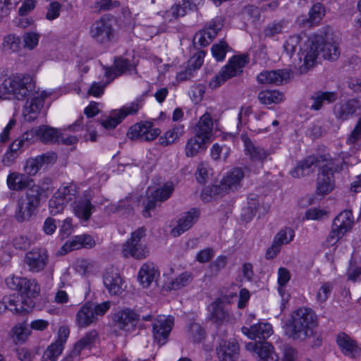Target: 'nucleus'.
Masks as SVG:
<instances>
[{
    "instance_id": "1",
    "label": "nucleus",
    "mask_w": 361,
    "mask_h": 361,
    "mask_svg": "<svg viewBox=\"0 0 361 361\" xmlns=\"http://www.w3.org/2000/svg\"><path fill=\"white\" fill-rule=\"evenodd\" d=\"M35 88V82L30 74L12 73L5 77L0 85V99L23 101L32 94Z\"/></svg>"
},
{
    "instance_id": "2",
    "label": "nucleus",
    "mask_w": 361,
    "mask_h": 361,
    "mask_svg": "<svg viewBox=\"0 0 361 361\" xmlns=\"http://www.w3.org/2000/svg\"><path fill=\"white\" fill-rule=\"evenodd\" d=\"M309 52H302L305 56V68L312 67L318 55H321L324 59L335 61L340 56V49L336 41L334 40L328 32L324 35H314L312 39Z\"/></svg>"
},
{
    "instance_id": "3",
    "label": "nucleus",
    "mask_w": 361,
    "mask_h": 361,
    "mask_svg": "<svg viewBox=\"0 0 361 361\" xmlns=\"http://www.w3.org/2000/svg\"><path fill=\"white\" fill-rule=\"evenodd\" d=\"M317 324V316L311 309L300 308L292 314L290 336L301 341L310 338Z\"/></svg>"
},
{
    "instance_id": "4",
    "label": "nucleus",
    "mask_w": 361,
    "mask_h": 361,
    "mask_svg": "<svg viewBox=\"0 0 361 361\" xmlns=\"http://www.w3.org/2000/svg\"><path fill=\"white\" fill-rule=\"evenodd\" d=\"M248 63L249 59L247 55L232 56L229 59L227 63L221 68L219 72L210 80L209 87L212 90H215L228 80L241 75L244 67Z\"/></svg>"
},
{
    "instance_id": "5",
    "label": "nucleus",
    "mask_w": 361,
    "mask_h": 361,
    "mask_svg": "<svg viewBox=\"0 0 361 361\" xmlns=\"http://www.w3.org/2000/svg\"><path fill=\"white\" fill-rule=\"evenodd\" d=\"M110 308V302L106 301L94 305L87 302L85 303L75 316V322L80 328H86L96 322L99 316H103Z\"/></svg>"
},
{
    "instance_id": "6",
    "label": "nucleus",
    "mask_w": 361,
    "mask_h": 361,
    "mask_svg": "<svg viewBox=\"0 0 361 361\" xmlns=\"http://www.w3.org/2000/svg\"><path fill=\"white\" fill-rule=\"evenodd\" d=\"M342 170V166L335 165L334 160L329 159L319 170L315 192L318 195L324 196L329 194L335 188L334 172Z\"/></svg>"
},
{
    "instance_id": "7",
    "label": "nucleus",
    "mask_w": 361,
    "mask_h": 361,
    "mask_svg": "<svg viewBox=\"0 0 361 361\" xmlns=\"http://www.w3.org/2000/svg\"><path fill=\"white\" fill-rule=\"evenodd\" d=\"M145 235V229L139 228L131 233V238L123 245L122 254L124 257H132L140 259L147 257L149 251L146 246L140 243V240Z\"/></svg>"
},
{
    "instance_id": "8",
    "label": "nucleus",
    "mask_w": 361,
    "mask_h": 361,
    "mask_svg": "<svg viewBox=\"0 0 361 361\" xmlns=\"http://www.w3.org/2000/svg\"><path fill=\"white\" fill-rule=\"evenodd\" d=\"M143 104L144 100L142 98H137L121 109L114 111L109 117L101 120L100 123L105 129H114L127 116L137 114Z\"/></svg>"
},
{
    "instance_id": "9",
    "label": "nucleus",
    "mask_w": 361,
    "mask_h": 361,
    "mask_svg": "<svg viewBox=\"0 0 361 361\" xmlns=\"http://www.w3.org/2000/svg\"><path fill=\"white\" fill-rule=\"evenodd\" d=\"M140 315L130 308H125L116 312L113 316L115 326L125 336L135 331Z\"/></svg>"
},
{
    "instance_id": "10",
    "label": "nucleus",
    "mask_w": 361,
    "mask_h": 361,
    "mask_svg": "<svg viewBox=\"0 0 361 361\" xmlns=\"http://www.w3.org/2000/svg\"><path fill=\"white\" fill-rule=\"evenodd\" d=\"M174 325V318L171 316L159 315L153 322L152 335L154 341L159 345H165Z\"/></svg>"
},
{
    "instance_id": "11",
    "label": "nucleus",
    "mask_w": 361,
    "mask_h": 361,
    "mask_svg": "<svg viewBox=\"0 0 361 361\" xmlns=\"http://www.w3.org/2000/svg\"><path fill=\"white\" fill-rule=\"evenodd\" d=\"M49 259V253L46 249L33 248L26 252L24 262L30 272L39 273L47 267Z\"/></svg>"
},
{
    "instance_id": "12",
    "label": "nucleus",
    "mask_w": 361,
    "mask_h": 361,
    "mask_svg": "<svg viewBox=\"0 0 361 361\" xmlns=\"http://www.w3.org/2000/svg\"><path fill=\"white\" fill-rule=\"evenodd\" d=\"M161 133L159 128H153L150 122H140L132 126L128 133V137L131 140L140 141H152L155 140Z\"/></svg>"
},
{
    "instance_id": "13",
    "label": "nucleus",
    "mask_w": 361,
    "mask_h": 361,
    "mask_svg": "<svg viewBox=\"0 0 361 361\" xmlns=\"http://www.w3.org/2000/svg\"><path fill=\"white\" fill-rule=\"evenodd\" d=\"M90 35L100 44L110 42L114 36V30L109 20L101 18L96 20L90 27Z\"/></svg>"
},
{
    "instance_id": "14",
    "label": "nucleus",
    "mask_w": 361,
    "mask_h": 361,
    "mask_svg": "<svg viewBox=\"0 0 361 361\" xmlns=\"http://www.w3.org/2000/svg\"><path fill=\"white\" fill-rule=\"evenodd\" d=\"M223 25L221 18L213 19L202 30L196 33L194 39L196 41L195 43L203 47L208 46L215 38L219 31L221 30Z\"/></svg>"
},
{
    "instance_id": "15",
    "label": "nucleus",
    "mask_w": 361,
    "mask_h": 361,
    "mask_svg": "<svg viewBox=\"0 0 361 361\" xmlns=\"http://www.w3.org/2000/svg\"><path fill=\"white\" fill-rule=\"evenodd\" d=\"M32 297L15 293L4 298L8 310L16 314H23L30 312L33 307L35 303Z\"/></svg>"
},
{
    "instance_id": "16",
    "label": "nucleus",
    "mask_w": 361,
    "mask_h": 361,
    "mask_svg": "<svg viewBox=\"0 0 361 361\" xmlns=\"http://www.w3.org/2000/svg\"><path fill=\"white\" fill-rule=\"evenodd\" d=\"M7 286L18 291L21 295L35 296L39 290V286L26 278L9 276L6 279Z\"/></svg>"
},
{
    "instance_id": "17",
    "label": "nucleus",
    "mask_w": 361,
    "mask_h": 361,
    "mask_svg": "<svg viewBox=\"0 0 361 361\" xmlns=\"http://www.w3.org/2000/svg\"><path fill=\"white\" fill-rule=\"evenodd\" d=\"M326 155H311L300 161L296 166L290 171L292 177L299 178L309 175L312 166H317L320 162H328Z\"/></svg>"
},
{
    "instance_id": "18",
    "label": "nucleus",
    "mask_w": 361,
    "mask_h": 361,
    "mask_svg": "<svg viewBox=\"0 0 361 361\" xmlns=\"http://www.w3.org/2000/svg\"><path fill=\"white\" fill-rule=\"evenodd\" d=\"M200 215V212L197 208H192L188 212L183 213L178 219L177 226L172 229L171 234L174 237L180 235L192 226L199 219Z\"/></svg>"
},
{
    "instance_id": "19",
    "label": "nucleus",
    "mask_w": 361,
    "mask_h": 361,
    "mask_svg": "<svg viewBox=\"0 0 361 361\" xmlns=\"http://www.w3.org/2000/svg\"><path fill=\"white\" fill-rule=\"evenodd\" d=\"M239 345L235 341L222 339L216 348L219 361H236L238 357Z\"/></svg>"
},
{
    "instance_id": "20",
    "label": "nucleus",
    "mask_w": 361,
    "mask_h": 361,
    "mask_svg": "<svg viewBox=\"0 0 361 361\" xmlns=\"http://www.w3.org/2000/svg\"><path fill=\"white\" fill-rule=\"evenodd\" d=\"M83 117L78 119L73 125L70 126L68 128L69 131H72L75 135H70L68 133L67 130H64L63 132L59 131V139L57 142L62 143L66 145H71L75 144L79 138L85 137L86 135H82V131L83 130L82 126Z\"/></svg>"
},
{
    "instance_id": "21",
    "label": "nucleus",
    "mask_w": 361,
    "mask_h": 361,
    "mask_svg": "<svg viewBox=\"0 0 361 361\" xmlns=\"http://www.w3.org/2000/svg\"><path fill=\"white\" fill-rule=\"evenodd\" d=\"M360 109L361 101L357 99H351L335 105L334 111L337 118L345 121Z\"/></svg>"
},
{
    "instance_id": "22",
    "label": "nucleus",
    "mask_w": 361,
    "mask_h": 361,
    "mask_svg": "<svg viewBox=\"0 0 361 361\" xmlns=\"http://www.w3.org/2000/svg\"><path fill=\"white\" fill-rule=\"evenodd\" d=\"M241 331L250 339L266 340L272 335L273 329L269 323L266 322L253 324L250 328L243 326Z\"/></svg>"
},
{
    "instance_id": "23",
    "label": "nucleus",
    "mask_w": 361,
    "mask_h": 361,
    "mask_svg": "<svg viewBox=\"0 0 361 361\" xmlns=\"http://www.w3.org/2000/svg\"><path fill=\"white\" fill-rule=\"evenodd\" d=\"M290 77V72L286 69L264 71L257 76V81L262 84L281 85Z\"/></svg>"
},
{
    "instance_id": "24",
    "label": "nucleus",
    "mask_w": 361,
    "mask_h": 361,
    "mask_svg": "<svg viewBox=\"0 0 361 361\" xmlns=\"http://www.w3.org/2000/svg\"><path fill=\"white\" fill-rule=\"evenodd\" d=\"M336 343L341 352L346 356L355 357L361 354V348L357 342L344 332H340L336 336Z\"/></svg>"
},
{
    "instance_id": "25",
    "label": "nucleus",
    "mask_w": 361,
    "mask_h": 361,
    "mask_svg": "<svg viewBox=\"0 0 361 361\" xmlns=\"http://www.w3.org/2000/svg\"><path fill=\"white\" fill-rule=\"evenodd\" d=\"M244 176V171L241 168H234L222 178L221 181L222 190L226 192L238 190L241 187V181Z\"/></svg>"
},
{
    "instance_id": "26",
    "label": "nucleus",
    "mask_w": 361,
    "mask_h": 361,
    "mask_svg": "<svg viewBox=\"0 0 361 361\" xmlns=\"http://www.w3.org/2000/svg\"><path fill=\"white\" fill-rule=\"evenodd\" d=\"M103 281L105 287L111 295H118L122 292L123 281L120 274L113 268L105 271Z\"/></svg>"
},
{
    "instance_id": "27",
    "label": "nucleus",
    "mask_w": 361,
    "mask_h": 361,
    "mask_svg": "<svg viewBox=\"0 0 361 361\" xmlns=\"http://www.w3.org/2000/svg\"><path fill=\"white\" fill-rule=\"evenodd\" d=\"M73 210L75 216L87 221L94 210V205L92 204L91 198L84 194L78 201H75Z\"/></svg>"
},
{
    "instance_id": "28",
    "label": "nucleus",
    "mask_w": 361,
    "mask_h": 361,
    "mask_svg": "<svg viewBox=\"0 0 361 361\" xmlns=\"http://www.w3.org/2000/svg\"><path fill=\"white\" fill-rule=\"evenodd\" d=\"M56 158L55 154H43L35 158L29 159L24 166V171L28 176H35L44 164L54 161Z\"/></svg>"
},
{
    "instance_id": "29",
    "label": "nucleus",
    "mask_w": 361,
    "mask_h": 361,
    "mask_svg": "<svg viewBox=\"0 0 361 361\" xmlns=\"http://www.w3.org/2000/svg\"><path fill=\"white\" fill-rule=\"evenodd\" d=\"M159 276V272L152 262L143 264L138 272L137 279L143 288H148Z\"/></svg>"
},
{
    "instance_id": "30",
    "label": "nucleus",
    "mask_w": 361,
    "mask_h": 361,
    "mask_svg": "<svg viewBox=\"0 0 361 361\" xmlns=\"http://www.w3.org/2000/svg\"><path fill=\"white\" fill-rule=\"evenodd\" d=\"M98 334L96 330H91L87 332L78 341L75 343L70 355L74 358L80 360L81 352L84 349L91 348L95 343Z\"/></svg>"
},
{
    "instance_id": "31",
    "label": "nucleus",
    "mask_w": 361,
    "mask_h": 361,
    "mask_svg": "<svg viewBox=\"0 0 361 361\" xmlns=\"http://www.w3.org/2000/svg\"><path fill=\"white\" fill-rule=\"evenodd\" d=\"M252 349L257 354L259 361H277L278 357L274 352L273 345L268 342L250 343L247 348Z\"/></svg>"
},
{
    "instance_id": "32",
    "label": "nucleus",
    "mask_w": 361,
    "mask_h": 361,
    "mask_svg": "<svg viewBox=\"0 0 361 361\" xmlns=\"http://www.w3.org/2000/svg\"><path fill=\"white\" fill-rule=\"evenodd\" d=\"M243 142L246 154L253 161H259L263 164L270 154L269 151L260 146L255 145L247 137L243 138Z\"/></svg>"
},
{
    "instance_id": "33",
    "label": "nucleus",
    "mask_w": 361,
    "mask_h": 361,
    "mask_svg": "<svg viewBox=\"0 0 361 361\" xmlns=\"http://www.w3.org/2000/svg\"><path fill=\"white\" fill-rule=\"evenodd\" d=\"M213 121L210 114L206 112L200 118L195 128V135L202 140H209L212 135Z\"/></svg>"
},
{
    "instance_id": "34",
    "label": "nucleus",
    "mask_w": 361,
    "mask_h": 361,
    "mask_svg": "<svg viewBox=\"0 0 361 361\" xmlns=\"http://www.w3.org/2000/svg\"><path fill=\"white\" fill-rule=\"evenodd\" d=\"M353 224V213L350 210H345L335 217L331 226L345 235L351 230Z\"/></svg>"
},
{
    "instance_id": "35",
    "label": "nucleus",
    "mask_w": 361,
    "mask_h": 361,
    "mask_svg": "<svg viewBox=\"0 0 361 361\" xmlns=\"http://www.w3.org/2000/svg\"><path fill=\"white\" fill-rule=\"evenodd\" d=\"M209 318L215 324H220L228 321L229 318L228 312L225 310V305L221 299L213 302L209 307Z\"/></svg>"
},
{
    "instance_id": "36",
    "label": "nucleus",
    "mask_w": 361,
    "mask_h": 361,
    "mask_svg": "<svg viewBox=\"0 0 361 361\" xmlns=\"http://www.w3.org/2000/svg\"><path fill=\"white\" fill-rule=\"evenodd\" d=\"M302 39H303L299 35L290 36L284 43V50L287 54L291 56L298 49V55L299 56V59L301 60L302 57H303V59L305 60V56L302 53L309 52L310 48L308 47L310 45L311 40L308 41V44H304V46H306V49H304L301 47Z\"/></svg>"
},
{
    "instance_id": "37",
    "label": "nucleus",
    "mask_w": 361,
    "mask_h": 361,
    "mask_svg": "<svg viewBox=\"0 0 361 361\" xmlns=\"http://www.w3.org/2000/svg\"><path fill=\"white\" fill-rule=\"evenodd\" d=\"M32 181V179L25 174L11 172L7 176L6 184L10 190L19 191L27 188Z\"/></svg>"
},
{
    "instance_id": "38",
    "label": "nucleus",
    "mask_w": 361,
    "mask_h": 361,
    "mask_svg": "<svg viewBox=\"0 0 361 361\" xmlns=\"http://www.w3.org/2000/svg\"><path fill=\"white\" fill-rule=\"evenodd\" d=\"M35 208L28 204L24 200V197H21L17 200L14 217L18 222L28 221L35 214Z\"/></svg>"
},
{
    "instance_id": "39",
    "label": "nucleus",
    "mask_w": 361,
    "mask_h": 361,
    "mask_svg": "<svg viewBox=\"0 0 361 361\" xmlns=\"http://www.w3.org/2000/svg\"><path fill=\"white\" fill-rule=\"evenodd\" d=\"M44 105L43 99L34 96L30 100H27L23 109L25 119L29 122L34 121Z\"/></svg>"
},
{
    "instance_id": "40",
    "label": "nucleus",
    "mask_w": 361,
    "mask_h": 361,
    "mask_svg": "<svg viewBox=\"0 0 361 361\" xmlns=\"http://www.w3.org/2000/svg\"><path fill=\"white\" fill-rule=\"evenodd\" d=\"M337 98L338 95L335 92H316L311 97L313 103L310 109L315 111L319 110L324 104L333 103Z\"/></svg>"
},
{
    "instance_id": "41",
    "label": "nucleus",
    "mask_w": 361,
    "mask_h": 361,
    "mask_svg": "<svg viewBox=\"0 0 361 361\" xmlns=\"http://www.w3.org/2000/svg\"><path fill=\"white\" fill-rule=\"evenodd\" d=\"M20 37L16 34H8L3 38L0 46L1 51L6 54H11L18 52L20 49Z\"/></svg>"
},
{
    "instance_id": "42",
    "label": "nucleus",
    "mask_w": 361,
    "mask_h": 361,
    "mask_svg": "<svg viewBox=\"0 0 361 361\" xmlns=\"http://www.w3.org/2000/svg\"><path fill=\"white\" fill-rule=\"evenodd\" d=\"M55 192L66 204H72L79 195V188L76 184L71 183L61 185Z\"/></svg>"
},
{
    "instance_id": "43",
    "label": "nucleus",
    "mask_w": 361,
    "mask_h": 361,
    "mask_svg": "<svg viewBox=\"0 0 361 361\" xmlns=\"http://www.w3.org/2000/svg\"><path fill=\"white\" fill-rule=\"evenodd\" d=\"M184 125L178 124L174 126L171 129L166 131L164 135L159 137V144L166 147L176 142L184 133Z\"/></svg>"
},
{
    "instance_id": "44",
    "label": "nucleus",
    "mask_w": 361,
    "mask_h": 361,
    "mask_svg": "<svg viewBox=\"0 0 361 361\" xmlns=\"http://www.w3.org/2000/svg\"><path fill=\"white\" fill-rule=\"evenodd\" d=\"M37 136L44 143H55L59 139V133L56 128L47 126H42L37 128Z\"/></svg>"
},
{
    "instance_id": "45",
    "label": "nucleus",
    "mask_w": 361,
    "mask_h": 361,
    "mask_svg": "<svg viewBox=\"0 0 361 361\" xmlns=\"http://www.w3.org/2000/svg\"><path fill=\"white\" fill-rule=\"evenodd\" d=\"M45 192L44 189L39 185H33L28 188L24 200L36 209L39 207L41 197Z\"/></svg>"
},
{
    "instance_id": "46",
    "label": "nucleus",
    "mask_w": 361,
    "mask_h": 361,
    "mask_svg": "<svg viewBox=\"0 0 361 361\" xmlns=\"http://www.w3.org/2000/svg\"><path fill=\"white\" fill-rule=\"evenodd\" d=\"M257 98L259 102L264 105L277 104L283 100V94L277 90H266L259 92Z\"/></svg>"
},
{
    "instance_id": "47",
    "label": "nucleus",
    "mask_w": 361,
    "mask_h": 361,
    "mask_svg": "<svg viewBox=\"0 0 361 361\" xmlns=\"http://www.w3.org/2000/svg\"><path fill=\"white\" fill-rule=\"evenodd\" d=\"M205 142L206 140H202L197 135L188 139L185 146V156L188 157L197 156L200 150L204 149Z\"/></svg>"
},
{
    "instance_id": "48",
    "label": "nucleus",
    "mask_w": 361,
    "mask_h": 361,
    "mask_svg": "<svg viewBox=\"0 0 361 361\" xmlns=\"http://www.w3.org/2000/svg\"><path fill=\"white\" fill-rule=\"evenodd\" d=\"M64 346L63 340H56L54 343L48 346L44 352L42 361H56L61 354Z\"/></svg>"
},
{
    "instance_id": "49",
    "label": "nucleus",
    "mask_w": 361,
    "mask_h": 361,
    "mask_svg": "<svg viewBox=\"0 0 361 361\" xmlns=\"http://www.w3.org/2000/svg\"><path fill=\"white\" fill-rule=\"evenodd\" d=\"M192 281V275L190 272H183L167 284V289L179 290L188 286Z\"/></svg>"
},
{
    "instance_id": "50",
    "label": "nucleus",
    "mask_w": 361,
    "mask_h": 361,
    "mask_svg": "<svg viewBox=\"0 0 361 361\" xmlns=\"http://www.w3.org/2000/svg\"><path fill=\"white\" fill-rule=\"evenodd\" d=\"M11 332L12 338L16 344L24 343L30 334V331L23 323H19L14 326Z\"/></svg>"
},
{
    "instance_id": "51",
    "label": "nucleus",
    "mask_w": 361,
    "mask_h": 361,
    "mask_svg": "<svg viewBox=\"0 0 361 361\" xmlns=\"http://www.w3.org/2000/svg\"><path fill=\"white\" fill-rule=\"evenodd\" d=\"M259 204L257 196L250 194L247 197V206L243 209V216L245 219L250 221L255 216Z\"/></svg>"
},
{
    "instance_id": "52",
    "label": "nucleus",
    "mask_w": 361,
    "mask_h": 361,
    "mask_svg": "<svg viewBox=\"0 0 361 361\" xmlns=\"http://www.w3.org/2000/svg\"><path fill=\"white\" fill-rule=\"evenodd\" d=\"M174 189L173 183L172 182H167L152 192V194L159 202H164L171 197Z\"/></svg>"
},
{
    "instance_id": "53",
    "label": "nucleus",
    "mask_w": 361,
    "mask_h": 361,
    "mask_svg": "<svg viewBox=\"0 0 361 361\" xmlns=\"http://www.w3.org/2000/svg\"><path fill=\"white\" fill-rule=\"evenodd\" d=\"M294 236V231L291 228L286 227L283 229H281L274 236V241H275V243H278L282 246V245L288 244L292 240H293Z\"/></svg>"
},
{
    "instance_id": "54",
    "label": "nucleus",
    "mask_w": 361,
    "mask_h": 361,
    "mask_svg": "<svg viewBox=\"0 0 361 361\" xmlns=\"http://www.w3.org/2000/svg\"><path fill=\"white\" fill-rule=\"evenodd\" d=\"M324 15L325 11L323 5L317 3L309 11V20L312 25L318 24Z\"/></svg>"
},
{
    "instance_id": "55",
    "label": "nucleus",
    "mask_w": 361,
    "mask_h": 361,
    "mask_svg": "<svg viewBox=\"0 0 361 361\" xmlns=\"http://www.w3.org/2000/svg\"><path fill=\"white\" fill-rule=\"evenodd\" d=\"M66 204L54 192L52 197L49 201V209L51 215H56L61 213Z\"/></svg>"
},
{
    "instance_id": "56",
    "label": "nucleus",
    "mask_w": 361,
    "mask_h": 361,
    "mask_svg": "<svg viewBox=\"0 0 361 361\" xmlns=\"http://www.w3.org/2000/svg\"><path fill=\"white\" fill-rule=\"evenodd\" d=\"M228 49V45L226 42L224 41H221L217 44H214L212 46L211 51L212 53V56L219 61H224L227 50Z\"/></svg>"
},
{
    "instance_id": "57",
    "label": "nucleus",
    "mask_w": 361,
    "mask_h": 361,
    "mask_svg": "<svg viewBox=\"0 0 361 361\" xmlns=\"http://www.w3.org/2000/svg\"><path fill=\"white\" fill-rule=\"evenodd\" d=\"M39 35L35 32H27L23 35V47L29 50L34 49L39 43Z\"/></svg>"
},
{
    "instance_id": "58",
    "label": "nucleus",
    "mask_w": 361,
    "mask_h": 361,
    "mask_svg": "<svg viewBox=\"0 0 361 361\" xmlns=\"http://www.w3.org/2000/svg\"><path fill=\"white\" fill-rule=\"evenodd\" d=\"M348 279L353 282L361 281V267L357 265L356 261L350 259L349 267L347 270Z\"/></svg>"
},
{
    "instance_id": "59",
    "label": "nucleus",
    "mask_w": 361,
    "mask_h": 361,
    "mask_svg": "<svg viewBox=\"0 0 361 361\" xmlns=\"http://www.w3.org/2000/svg\"><path fill=\"white\" fill-rule=\"evenodd\" d=\"M334 284L331 282L322 283L317 294V301L322 303L327 300L333 290Z\"/></svg>"
},
{
    "instance_id": "60",
    "label": "nucleus",
    "mask_w": 361,
    "mask_h": 361,
    "mask_svg": "<svg viewBox=\"0 0 361 361\" xmlns=\"http://www.w3.org/2000/svg\"><path fill=\"white\" fill-rule=\"evenodd\" d=\"M327 215L326 210L317 207H311L305 212V217L308 220H322Z\"/></svg>"
},
{
    "instance_id": "61",
    "label": "nucleus",
    "mask_w": 361,
    "mask_h": 361,
    "mask_svg": "<svg viewBox=\"0 0 361 361\" xmlns=\"http://www.w3.org/2000/svg\"><path fill=\"white\" fill-rule=\"evenodd\" d=\"M61 10V4L58 1H52L47 6L46 18L49 20H53L59 17Z\"/></svg>"
},
{
    "instance_id": "62",
    "label": "nucleus",
    "mask_w": 361,
    "mask_h": 361,
    "mask_svg": "<svg viewBox=\"0 0 361 361\" xmlns=\"http://www.w3.org/2000/svg\"><path fill=\"white\" fill-rule=\"evenodd\" d=\"M205 51L203 50L196 52L188 61V65L195 71L200 69L204 62Z\"/></svg>"
},
{
    "instance_id": "63",
    "label": "nucleus",
    "mask_w": 361,
    "mask_h": 361,
    "mask_svg": "<svg viewBox=\"0 0 361 361\" xmlns=\"http://www.w3.org/2000/svg\"><path fill=\"white\" fill-rule=\"evenodd\" d=\"M227 264V257L225 255H219L209 265V270L213 275H217L218 273L224 269Z\"/></svg>"
},
{
    "instance_id": "64",
    "label": "nucleus",
    "mask_w": 361,
    "mask_h": 361,
    "mask_svg": "<svg viewBox=\"0 0 361 361\" xmlns=\"http://www.w3.org/2000/svg\"><path fill=\"white\" fill-rule=\"evenodd\" d=\"M361 140V118L357 121L353 130L347 138L348 145H355Z\"/></svg>"
}]
</instances>
